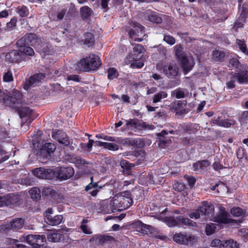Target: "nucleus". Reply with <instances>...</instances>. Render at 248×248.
<instances>
[{
	"label": "nucleus",
	"mask_w": 248,
	"mask_h": 248,
	"mask_svg": "<svg viewBox=\"0 0 248 248\" xmlns=\"http://www.w3.org/2000/svg\"><path fill=\"white\" fill-rule=\"evenodd\" d=\"M214 206L210 202H203L198 209L191 213L189 216L191 218H202L203 220H211L214 212Z\"/></svg>",
	"instance_id": "nucleus-1"
},
{
	"label": "nucleus",
	"mask_w": 248,
	"mask_h": 248,
	"mask_svg": "<svg viewBox=\"0 0 248 248\" xmlns=\"http://www.w3.org/2000/svg\"><path fill=\"white\" fill-rule=\"evenodd\" d=\"M133 203V199L131 198L129 191H124L115 195L112 200L111 204L115 208L119 211H122L128 208Z\"/></svg>",
	"instance_id": "nucleus-2"
},
{
	"label": "nucleus",
	"mask_w": 248,
	"mask_h": 248,
	"mask_svg": "<svg viewBox=\"0 0 248 248\" xmlns=\"http://www.w3.org/2000/svg\"><path fill=\"white\" fill-rule=\"evenodd\" d=\"M167 212V209H165L161 213V214L157 216V218L158 220H161L166 223V224L170 227H175L178 226L180 223L185 225L189 226H195L196 223L194 221L191 220L188 218L184 217L183 216H179L177 217H162V215L165 214Z\"/></svg>",
	"instance_id": "nucleus-3"
},
{
	"label": "nucleus",
	"mask_w": 248,
	"mask_h": 248,
	"mask_svg": "<svg viewBox=\"0 0 248 248\" xmlns=\"http://www.w3.org/2000/svg\"><path fill=\"white\" fill-rule=\"evenodd\" d=\"M101 65L99 57L96 55L90 54L86 58L81 59L78 63V66L81 71L88 70H94Z\"/></svg>",
	"instance_id": "nucleus-4"
},
{
	"label": "nucleus",
	"mask_w": 248,
	"mask_h": 248,
	"mask_svg": "<svg viewBox=\"0 0 248 248\" xmlns=\"http://www.w3.org/2000/svg\"><path fill=\"white\" fill-rule=\"evenodd\" d=\"M21 39H25V41L27 44L38 49L41 54L44 56L49 54L50 48L48 47V45L45 43L43 44L41 38L35 34L32 33L26 34Z\"/></svg>",
	"instance_id": "nucleus-5"
},
{
	"label": "nucleus",
	"mask_w": 248,
	"mask_h": 248,
	"mask_svg": "<svg viewBox=\"0 0 248 248\" xmlns=\"http://www.w3.org/2000/svg\"><path fill=\"white\" fill-rule=\"evenodd\" d=\"M22 94L18 91L14 90L9 96L2 93L0 101L10 107L17 108L22 104Z\"/></svg>",
	"instance_id": "nucleus-6"
},
{
	"label": "nucleus",
	"mask_w": 248,
	"mask_h": 248,
	"mask_svg": "<svg viewBox=\"0 0 248 248\" xmlns=\"http://www.w3.org/2000/svg\"><path fill=\"white\" fill-rule=\"evenodd\" d=\"M211 220L223 224L231 223L238 224L239 223L238 220L231 218L229 214L223 207H220L219 208L218 212L217 213L216 216H213Z\"/></svg>",
	"instance_id": "nucleus-7"
},
{
	"label": "nucleus",
	"mask_w": 248,
	"mask_h": 248,
	"mask_svg": "<svg viewBox=\"0 0 248 248\" xmlns=\"http://www.w3.org/2000/svg\"><path fill=\"white\" fill-rule=\"evenodd\" d=\"M156 67L160 72H163L169 78L176 77L178 73V67L175 63H171L163 66L157 64Z\"/></svg>",
	"instance_id": "nucleus-8"
},
{
	"label": "nucleus",
	"mask_w": 248,
	"mask_h": 248,
	"mask_svg": "<svg viewBox=\"0 0 248 248\" xmlns=\"http://www.w3.org/2000/svg\"><path fill=\"white\" fill-rule=\"evenodd\" d=\"M5 59L9 63H15L25 61V57L18 49V50H13L7 53L5 55Z\"/></svg>",
	"instance_id": "nucleus-9"
},
{
	"label": "nucleus",
	"mask_w": 248,
	"mask_h": 248,
	"mask_svg": "<svg viewBox=\"0 0 248 248\" xmlns=\"http://www.w3.org/2000/svg\"><path fill=\"white\" fill-rule=\"evenodd\" d=\"M143 47L139 44H136L133 47V51L125 59V62L127 64H130V62L134 60H140L142 57V54L144 52Z\"/></svg>",
	"instance_id": "nucleus-10"
},
{
	"label": "nucleus",
	"mask_w": 248,
	"mask_h": 248,
	"mask_svg": "<svg viewBox=\"0 0 248 248\" xmlns=\"http://www.w3.org/2000/svg\"><path fill=\"white\" fill-rule=\"evenodd\" d=\"M173 239L178 243L186 245L193 243L196 239L195 236L191 234L177 233L174 235Z\"/></svg>",
	"instance_id": "nucleus-11"
},
{
	"label": "nucleus",
	"mask_w": 248,
	"mask_h": 248,
	"mask_svg": "<svg viewBox=\"0 0 248 248\" xmlns=\"http://www.w3.org/2000/svg\"><path fill=\"white\" fill-rule=\"evenodd\" d=\"M33 175L40 179H52L54 176L52 170L37 168L32 170Z\"/></svg>",
	"instance_id": "nucleus-12"
},
{
	"label": "nucleus",
	"mask_w": 248,
	"mask_h": 248,
	"mask_svg": "<svg viewBox=\"0 0 248 248\" xmlns=\"http://www.w3.org/2000/svg\"><path fill=\"white\" fill-rule=\"evenodd\" d=\"M20 200L19 196L17 194L11 193L5 196H0V206L14 205L18 203Z\"/></svg>",
	"instance_id": "nucleus-13"
},
{
	"label": "nucleus",
	"mask_w": 248,
	"mask_h": 248,
	"mask_svg": "<svg viewBox=\"0 0 248 248\" xmlns=\"http://www.w3.org/2000/svg\"><path fill=\"white\" fill-rule=\"evenodd\" d=\"M21 239L26 241L31 247L34 245H42L45 242L46 238L43 235L24 234Z\"/></svg>",
	"instance_id": "nucleus-14"
},
{
	"label": "nucleus",
	"mask_w": 248,
	"mask_h": 248,
	"mask_svg": "<svg viewBox=\"0 0 248 248\" xmlns=\"http://www.w3.org/2000/svg\"><path fill=\"white\" fill-rule=\"evenodd\" d=\"M144 27L140 24L136 23L135 24V29H131L129 31V34L130 37L134 41L141 42L143 40L142 38H139L144 34Z\"/></svg>",
	"instance_id": "nucleus-15"
},
{
	"label": "nucleus",
	"mask_w": 248,
	"mask_h": 248,
	"mask_svg": "<svg viewBox=\"0 0 248 248\" xmlns=\"http://www.w3.org/2000/svg\"><path fill=\"white\" fill-rule=\"evenodd\" d=\"M24 223V221L22 218H16L10 223L2 225L1 229L3 231L20 229L23 227Z\"/></svg>",
	"instance_id": "nucleus-16"
},
{
	"label": "nucleus",
	"mask_w": 248,
	"mask_h": 248,
	"mask_svg": "<svg viewBox=\"0 0 248 248\" xmlns=\"http://www.w3.org/2000/svg\"><path fill=\"white\" fill-rule=\"evenodd\" d=\"M29 45L25 41V39H20L16 42V46L18 47L19 51L24 55L25 59L26 56H32L34 54L33 49L27 45Z\"/></svg>",
	"instance_id": "nucleus-17"
},
{
	"label": "nucleus",
	"mask_w": 248,
	"mask_h": 248,
	"mask_svg": "<svg viewBox=\"0 0 248 248\" xmlns=\"http://www.w3.org/2000/svg\"><path fill=\"white\" fill-rule=\"evenodd\" d=\"M57 172L58 177L62 180L69 179L74 174V169L70 167L58 168Z\"/></svg>",
	"instance_id": "nucleus-18"
},
{
	"label": "nucleus",
	"mask_w": 248,
	"mask_h": 248,
	"mask_svg": "<svg viewBox=\"0 0 248 248\" xmlns=\"http://www.w3.org/2000/svg\"><path fill=\"white\" fill-rule=\"evenodd\" d=\"M52 136L54 140L65 146H68L70 144V141L66 134L62 130L53 132Z\"/></svg>",
	"instance_id": "nucleus-19"
},
{
	"label": "nucleus",
	"mask_w": 248,
	"mask_h": 248,
	"mask_svg": "<svg viewBox=\"0 0 248 248\" xmlns=\"http://www.w3.org/2000/svg\"><path fill=\"white\" fill-rule=\"evenodd\" d=\"M45 76L43 73H38L31 76L28 79L26 80L24 84L23 88L28 90L31 86L39 83L44 78Z\"/></svg>",
	"instance_id": "nucleus-20"
},
{
	"label": "nucleus",
	"mask_w": 248,
	"mask_h": 248,
	"mask_svg": "<svg viewBox=\"0 0 248 248\" xmlns=\"http://www.w3.org/2000/svg\"><path fill=\"white\" fill-rule=\"evenodd\" d=\"M182 67L185 74H186L191 70L195 64L194 59L192 57H186L180 60Z\"/></svg>",
	"instance_id": "nucleus-21"
},
{
	"label": "nucleus",
	"mask_w": 248,
	"mask_h": 248,
	"mask_svg": "<svg viewBox=\"0 0 248 248\" xmlns=\"http://www.w3.org/2000/svg\"><path fill=\"white\" fill-rule=\"evenodd\" d=\"M91 182L86 187L85 190L88 192V193L93 197H95L97 195L99 190L102 189L105 185L103 186H98L97 183L93 182V177L91 178Z\"/></svg>",
	"instance_id": "nucleus-22"
},
{
	"label": "nucleus",
	"mask_w": 248,
	"mask_h": 248,
	"mask_svg": "<svg viewBox=\"0 0 248 248\" xmlns=\"http://www.w3.org/2000/svg\"><path fill=\"white\" fill-rule=\"evenodd\" d=\"M144 17L149 21L156 24L162 22V18L155 12L147 10L144 13Z\"/></svg>",
	"instance_id": "nucleus-23"
},
{
	"label": "nucleus",
	"mask_w": 248,
	"mask_h": 248,
	"mask_svg": "<svg viewBox=\"0 0 248 248\" xmlns=\"http://www.w3.org/2000/svg\"><path fill=\"white\" fill-rule=\"evenodd\" d=\"M134 226L136 228L137 231L143 234H148L151 233L153 231V227L151 226L144 224L140 221L135 222Z\"/></svg>",
	"instance_id": "nucleus-24"
},
{
	"label": "nucleus",
	"mask_w": 248,
	"mask_h": 248,
	"mask_svg": "<svg viewBox=\"0 0 248 248\" xmlns=\"http://www.w3.org/2000/svg\"><path fill=\"white\" fill-rule=\"evenodd\" d=\"M240 72L234 74V79H237L240 83H245L248 81V71L245 70L244 67L241 70H238Z\"/></svg>",
	"instance_id": "nucleus-25"
},
{
	"label": "nucleus",
	"mask_w": 248,
	"mask_h": 248,
	"mask_svg": "<svg viewBox=\"0 0 248 248\" xmlns=\"http://www.w3.org/2000/svg\"><path fill=\"white\" fill-rule=\"evenodd\" d=\"M65 159L67 160L70 162L75 164L78 168H80L83 165L88 164L85 160L82 159L80 157L71 156V155H68L67 157L65 158Z\"/></svg>",
	"instance_id": "nucleus-26"
},
{
	"label": "nucleus",
	"mask_w": 248,
	"mask_h": 248,
	"mask_svg": "<svg viewBox=\"0 0 248 248\" xmlns=\"http://www.w3.org/2000/svg\"><path fill=\"white\" fill-rule=\"evenodd\" d=\"M18 114L20 118H30L32 113V110L26 106H19L17 108Z\"/></svg>",
	"instance_id": "nucleus-27"
},
{
	"label": "nucleus",
	"mask_w": 248,
	"mask_h": 248,
	"mask_svg": "<svg viewBox=\"0 0 248 248\" xmlns=\"http://www.w3.org/2000/svg\"><path fill=\"white\" fill-rule=\"evenodd\" d=\"M126 122L125 129L136 130L139 129L142 126L140 122L137 119H130L129 121L125 120Z\"/></svg>",
	"instance_id": "nucleus-28"
},
{
	"label": "nucleus",
	"mask_w": 248,
	"mask_h": 248,
	"mask_svg": "<svg viewBox=\"0 0 248 248\" xmlns=\"http://www.w3.org/2000/svg\"><path fill=\"white\" fill-rule=\"evenodd\" d=\"M47 219L46 220V223L51 226H56L61 223L63 217L62 215H56L54 217H49L46 215Z\"/></svg>",
	"instance_id": "nucleus-29"
},
{
	"label": "nucleus",
	"mask_w": 248,
	"mask_h": 248,
	"mask_svg": "<svg viewBox=\"0 0 248 248\" xmlns=\"http://www.w3.org/2000/svg\"><path fill=\"white\" fill-rule=\"evenodd\" d=\"M117 143L122 144L124 146H137L138 145V140L137 139H132L130 138L122 139L118 138Z\"/></svg>",
	"instance_id": "nucleus-30"
},
{
	"label": "nucleus",
	"mask_w": 248,
	"mask_h": 248,
	"mask_svg": "<svg viewBox=\"0 0 248 248\" xmlns=\"http://www.w3.org/2000/svg\"><path fill=\"white\" fill-rule=\"evenodd\" d=\"M188 92L186 89L182 88H177L171 93V95L175 96L177 99L184 98L187 95Z\"/></svg>",
	"instance_id": "nucleus-31"
},
{
	"label": "nucleus",
	"mask_w": 248,
	"mask_h": 248,
	"mask_svg": "<svg viewBox=\"0 0 248 248\" xmlns=\"http://www.w3.org/2000/svg\"><path fill=\"white\" fill-rule=\"evenodd\" d=\"M56 149V146L51 143H46L43 145L41 148V152H46L47 153L46 157H50V155L54 152Z\"/></svg>",
	"instance_id": "nucleus-32"
},
{
	"label": "nucleus",
	"mask_w": 248,
	"mask_h": 248,
	"mask_svg": "<svg viewBox=\"0 0 248 248\" xmlns=\"http://www.w3.org/2000/svg\"><path fill=\"white\" fill-rule=\"evenodd\" d=\"M228 66L231 68L232 69H237V71H238V70H241L242 68L244 67L240 64L238 60L235 58H231L230 59Z\"/></svg>",
	"instance_id": "nucleus-33"
},
{
	"label": "nucleus",
	"mask_w": 248,
	"mask_h": 248,
	"mask_svg": "<svg viewBox=\"0 0 248 248\" xmlns=\"http://www.w3.org/2000/svg\"><path fill=\"white\" fill-rule=\"evenodd\" d=\"M63 238V235L58 232L49 233L47 235V240L51 242H58Z\"/></svg>",
	"instance_id": "nucleus-34"
},
{
	"label": "nucleus",
	"mask_w": 248,
	"mask_h": 248,
	"mask_svg": "<svg viewBox=\"0 0 248 248\" xmlns=\"http://www.w3.org/2000/svg\"><path fill=\"white\" fill-rule=\"evenodd\" d=\"M168 93L165 91H161L155 94L153 97V102L157 103L161 102L162 100L167 98Z\"/></svg>",
	"instance_id": "nucleus-35"
},
{
	"label": "nucleus",
	"mask_w": 248,
	"mask_h": 248,
	"mask_svg": "<svg viewBox=\"0 0 248 248\" xmlns=\"http://www.w3.org/2000/svg\"><path fill=\"white\" fill-rule=\"evenodd\" d=\"M41 191L37 187H33L29 190L31 198L35 201L39 200L41 198Z\"/></svg>",
	"instance_id": "nucleus-36"
},
{
	"label": "nucleus",
	"mask_w": 248,
	"mask_h": 248,
	"mask_svg": "<svg viewBox=\"0 0 248 248\" xmlns=\"http://www.w3.org/2000/svg\"><path fill=\"white\" fill-rule=\"evenodd\" d=\"M225 57V53L223 51L215 50L212 53V59L216 62L222 61Z\"/></svg>",
	"instance_id": "nucleus-37"
},
{
	"label": "nucleus",
	"mask_w": 248,
	"mask_h": 248,
	"mask_svg": "<svg viewBox=\"0 0 248 248\" xmlns=\"http://www.w3.org/2000/svg\"><path fill=\"white\" fill-rule=\"evenodd\" d=\"M238 120L241 125H244L248 123V110H244L238 115Z\"/></svg>",
	"instance_id": "nucleus-38"
},
{
	"label": "nucleus",
	"mask_w": 248,
	"mask_h": 248,
	"mask_svg": "<svg viewBox=\"0 0 248 248\" xmlns=\"http://www.w3.org/2000/svg\"><path fill=\"white\" fill-rule=\"evenodd\" d=\"M210 165V162L206 160L198 161L193 165L195 170L199 169L204 170Z\"/></svg>",
	"instance_id": "nucleus-39"
},
{
	"label": "nucleus",
	"mask_w": 248,
	"mask_h": 248,
	"mask_svg": "<svg viewBox=\"0 0 248 248\" xmlns=\"http://www.w3.org/2000/svg\"><path fill=\"white\" fill-rule=\"evenodd\" d=\"M175 55L177 58L179 60L185 58L187 56L183 51V49L181 45H177L175 46Z\"/></svg>",
	"instance_id": "nucleus-40"
},
{
	"label": "nucleus",
	"mask_w": 248,
	"mask_h": 248,
	"mask_svg": "<svg viewBox=\"0 0 248 248\" xmlns=\"http://www.w3.org/2000/svg\"><path fill=\"white\" fill-rule=\"evenodd\" d=\"M80 13L82 18H87L91 15L92 10L88 6H83L80 8Z\"/></svg>",
	"instance_id": "nucleus-41"
},
{
	"label": "nucleus",
	"mask_w": 248,
	"mask_h": 248,
	"mask_svg": "<svg viewBox=\"0 0 248 248\" xmlns=\"http://www.w3.org/2000/svg\"><path fill=\"white\" fill-rule=\"evenodd\" d=\"M236 43L239 48L245 55H248V50L247 47L246 42L244 40L237 39Z\"/></svg>",
	"instance_id": "nucleus-42"
},
{
	"label": "nucleus",
	"mask_w": 248,
	"mask_h": 248,
	"mask_svg": "<svg viewBox=\"0 0 248 248\" xmlns=\"http://www.w3.org/2000/svg\"><path fill=\"white\" fill-rule=\"evenodd\" d=\"M16 12L21 17H25L29 15V10L28 8L24 5L17 7L16 8Z\"/></svg>",
	"instance_id": "nucleus-43"
},
{
	"label": "nucleus",
	"mask_w": 248,
	"mask_h": 248,
	"mask_svg": "<svg viewBox=\"0 0 248 248\" xmlns=\"http://www.w3.org/2000/svg\"><path fill=\"white\" fill-rule=\"evenodd\" d=\"M222 248H238L236 242L232 240H228L223 241Z\"/></svg>",
	"instance_id": "nucleus-44"
},
{
	"label": "nucleus",
	"mask_w": 248,
	"mask_h": 248,
	"mask_svg": "<svg viewBox=\"0 0 248 248\" xmlns=\"http://www.w3.org/2000/svg\"><path fill=\"white\" fill-rule=\"evenodd\" d=\"M94 42L93 35L91 33H86L85 34L84 44L88 46H92L93 45Z\"/></svg>",
	"instance_id": "nucleus-45"
},
{
	"label": "nucleus",
	"mask_w": 248,
	"mask_h": 248,
	"mask_svg": "<svg viewBox=\"0 0 248 248\" xmlns=\"http://www.w3.org/2000/svg\"><path fill=\"white\" fill-rule=\"evenodd\" d=\"M217 225L215 223H211L207 224L205 229L207 235H209L214 233L217 229Z\"/></svg>",
	"instance_id": "nucleus-46"
},
{
	"label": "nucleus",
	"mask_w": 248,
	"mask_h": 248,
	"mask_svg": "<svg viewBox=\"0 0 248 248\" xmlns=\"http://www.w3.org/2000/svg\"><path fill=\"white\" fill-rule=\"evenodd\" d=\"M240 18L244 20L245 18L248 17V8L246 5L243 4L239 9Z\"/></svg>",
	"instance_id": "nucleus-47"
},
{
	"label": "nucleus",
	"mask_w": 248,
	"mask_h": 248,
	"mask_svg": "<svg viewBox=\"0 0 248 248\" xmlns=\"http://www.w3.org/2000/svg\"><path fill=\"white\" fill-rule=\"evenodd\" d=\"M235 121L233 119L221 120L219 126L225 128H229L232 125H234Z\"/></svg>",
	"instance_id": "nucleus-48"
},
{
	"label": "nucleus",
	"mask_w": 248,
	"mask_h": 248,
	"mask_svg": "<svg viewBox=\"0 0 248 248\" xmlns=\"http://www.w3.org/2000/svg\"><path fill=\"white\" fill-rule=\"evenodd\" d=\"M119 74L117 70L114 68H109L108 71V77L109 79L117 78Z\"/></svg>",
	"instance_id": "nucleus-49"
},
{
	"label": "nucleus",
	"mask_w": 248,
	"mask_h": 248,
	"mask_svg": "<svg viewBox=\"0 0 248 248\" xmlns=\"http://www.w3.org/2000/svg\"><path fill=\"white\" fill-rule=\"evenodd\" d=\"M231 214L235 217H240L244 215L245 211L240 207H233L231 210Z\"/></svg>",
	"instance_id": "nucleus-50"
},
{
	"label": "nucleus",
	"mask_w": 248,
	"mask_h": 248,
	"mask_svg": "<svg viewBox=\"0 0 248 248\" xmlns=\"http://www.w3.org/2000/svg\"><path fill=\"white\" fill-rule=\"evenodd\" d=\"M194 141V138L186 133H185V136L182 139V142L185 145L191 144Z\"/></svg>",
	"instance_id": "nucleus-51"
},
{
	"label": "nucleus",
	"mask_w": 248,
	"mask_h": 248,
	"mask_svg": "<svg viewBox=\"0 0 248 248\" xmlns=\"http://www.w3.org/2000/svg\"><path fill=\"white\" fill-rule=\"evenodd\" d=\"M163 41L170 46L173 45L176 42L175 39L173 36L167 34L164 35Z\"/></svg>",
	"instance_id": "nucleus-52"
},
{
	"label": "nucleus",
	"mask_w": 248,
	"mask_h": 248,
	"mask_svg": "<svg viewBox=\"0 0 248 248\" xmlns=\"http://www.w3.org/2000/svg\"><path fill=\"white\" fill-rule=\"evenodd\" d=\"M104 148L110 151H116L119 149V146L116 143L106 142Z\"/></svg>",
	"instance_id": "nucleus-53"
},
{
	"label": "nucleus",
	"mask_w": 248,
	"mask_h": 248,
	"mask_svg": "<svg viewBox=\"0 0 248 248\" xmlns=\"http://www.w3.org/2000/svg\"><path fill=\"white\" fill-rule=\"evenodd\" d=\"M157 176L155 174L154 175L153 173H149L148 175L147 182L150 184H157L158 181L156 179Z\"/></svg>",
	"instance_id": "nucleus-54"
},
{
	"label": "nucleus",
	"mask_w": 248,
	"mask_h": 248,
	"mask_svg": "<svg viewBox=\"0 0 248 248\" xmlns=\"http://www.w3.org/2000/svg\"><path fill=\"white\" fill-rule=\"evenodd\" d=\"M139 60H134V61H131L130 63V67L132 68H140L142 67L144 65L143 62H139Z\"/></svg>",
	"instance_id": "nucleus-55"
},
{
	"label": "nucleus",
	"mask_w": 248,
	"mask_h": 248,
	"mask_svg": "<svg viewBox=\"0 0 248 248\" xmlns=\"http://www.w3.org/2000/svg\"><path fill=\"white\" fill-rule=\"evenodd\" d=\"M55 193V191L53 189L47 186L45 187L42 190L43 195L48 196L54 195Z\"/></svg>",
	"instance_id": "nucleus-56"
},
{
	"label": "nucleus",
	"mask_w": 248,
	"mask_h": 248,
	"mask_svg": "<svg viewBox=\"0 0 248 248\" xmlns=\"http://www.w3.org/2000/svg\"><path fill=\"white\" fill-rule=\"evenodd\" d=\"M173 188L175 191L181 192L185 189V185L183 183L180 182H175L173 186Z\"/></svg>",
	"instance_id": "nucleus-57"
},
{
	"label": "nucleus",
	"mask_w": 248,
	"mask_h": 248,
	"mask_svg": "<svg viewBox=\"0 0 248 248\" xmlns=\"http://www.w3.org/2000/svg\"><path fill=\"white\" fill-rule=\"evenodd\" d=\"M222 244L223 242L218 239H215L211 242V246L215 248H222Z\"/></svg>",
	"instance_id": "nucleus-58"
},
{
	"label": "nucleus",
	"mask_w": 248,
	"mask_h": 248,
	"mask_svg": "<svg viewBox=\"0 0 248 248\" xmlns=\"http://www.w3.org/2000/svg\"><path fill=\"white\" fill-rule=\"evenodd\" d=\"M3 81L5 82H10L13 80V75L10 71H8L3 76Z\"/></svg>",
	"instance_id": "nucleus-59"
},
{
	"label": "nucleus",
	"mask_w": 248,
	"mask_h": 248,
	"mask_svg": "<svg viewBox=\"0 0 248 248\" xmlns=\"http://www.w3.org/2000/svg\"><path fill=\"white\" fill-rule=\"evenodd\" d=\"M237 81V79H234V75H232L230 81L228 82L226 84L228 87L230 89H232L235 87L234 82Z\"/></svg>",
	"instance_id": "nucleus-60"
},
{
	"label": "nucleus",
	"mask_w": 248,
	"mask_h": 248,
	"mask_svg": "<svg viewBox=\"0 0 248 248\" xmlns=\"http://www.w3.org/2000/svg\"><path fill=\"white\" fill-rule=\"evenodd\" d=\"M67 80L68 81H74L75 82H78L80 81L79 77L76 75H70L67 77Z\"/></svg>",
	"instance_id": "nucleus-61"
},
{
	"label": "nucleus",
	"mask_w": 248,
	"mask_h": 248,
	"mask_svg": "<svg viewBox=\"0 0 248 248\" xmlns=\"http://www.w3.org/2000/svg\"><path fill=\"white\" fill-rule=\"evenodd\" d=\"M66 12V10L65 9H63L61 11L58 12L57 16V20H61L63 19L65 13Z\"/></svg>",
	"instance_id": "nucleus-62"
},
{
	"label": "nucleus",
	"mask_w": 248,
	"mask_h": 248,
	"mask_svg": "<svg viewBox=\"0 0 248 248\" xmlns=\"http://www.w3.org/2000/svg\"><path fill=\"white\" fill-rule=\"evenodd\" d=\"M80 229L82 231L86 234H90L92 233V232L90 231V229L85 224H81L80 226Z\"/></svg>",
	"instance_id": "nucleus-63"
},
{
	"label": "nucleus",
	"mask_w": 248,
	"mask_h": 248,
	"mask_svg": "<svg viewBox=\"0 0 248 248\" xmlns=\"http://www.w3.org/2000/svg\"><path fill=\"white\" fill-rule=\"evenodd\" d=\"M167 116V113L165 111H160L156 113L155 117L165 119L166 118Z\"/></svg>",
	"instance_id": "nucleus-64"
}]
</instances>
